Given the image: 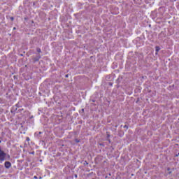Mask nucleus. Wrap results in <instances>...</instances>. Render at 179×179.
<instances>
[{
	"instance_id": "obj_1",
	"label": "nucleus",
	"mask_w": 179,
	"mask_h": 179,
	"mask_svg": "<svg viewBox=\"0 0 179 179\" xmlns=\"http://www.w3.org/2000/svg\"><path fill=\"white\" fill-rule=\"evenodd\" d=\"M6 157H8V159H10V155H7L3 151L1 152V153H0V162H4V160H6Z\"/></svg>"
},
{
	"instance_id": "obj_2",
	"label": "nucleus",
	"mask_w": 179,
	"mask_h": 179,
	"mask_svg": "<svg viewBox=\"0 0 179 179\" xmlns=\"http://www.w3.org/2000/svg\"><path fill=\"white\" fill-rule=\"evenodd\" d=\"M6 169H10L12 164L10 162H6L4 164Z\"/></svg>"
},
{
	"instance_id": "obj_3",
	"label": "nucleus",
	"mask_w": 179,
	"mask_h": 179,
	"mask_svg": "<svg viewBox=\"0 0 179 179\" xmlns=\"http://www.w3.org/2000/svg\"><path fill=\"white\" fill-rule=\"evenodd\" d=\"M40 58H41V56H40V55L34 57V62H37V61H40Z\"/></svg>"
},
{
	"instance_id": "obj_4",
	"label": "nucleus",
	"mask_w": 179,
	"mask_h": 179,
	"mask_svg": "<svg viewBox=\"0 0 179 179\" xmlns=\"http://www.w3.org/2000/svg\"><path fill=\"white\" fill-rule=\"evenodd\" d=\"M155 50H156V52H159V51H160V47L156 46V47H155Z\"/></svg>"
},
{
	"instance_id": "obj_5",
	"label": "nucleus",
	"mask_w": 179,
	"mask_h": 179,
	"mask_svg": "<svg viewBox=\"0 0 179 179\" xmlns=\"http://www.w3.org/2000/svg\"><path fill=\"white\" fill-rule=\"evenodd\" d=\"M37 52H41V49L40 48H36Z\"/></svg>"
},
{
	"instance_id": "obj_6",
	"label": "nucleus",
	"mask_w": 179,
	"mask_h": 179,
	"mask_svg": "<svg viewBox=\"0 0 179 179\" xmlns=\"http://www.w3.org/2000/svg\"><path fill=\"white\" fill-rule=\"evenodd\" d=\"M10 20L13 22V20H15V18L13 17H10Z\"/></svg>"
},
{
	"instance_id": "obj_7",
	"label": "nucleus",
	"mask_w": 179,
	"mask_h": 179,
	"mask_svg": "<svg viewBox=\"0 0 179 179\" xmlns=\"http://www.w3.org/2000/svg\"><path fill=\"white\" fill-rule=\"evenodd\" d=\"M124 128H126V129H128V126L124 125Z\"/></svg>"
},
{
	"instance_id": "obj_8",
	"label": "nucleus",
	"mask_w": 179,
	"mask_h": 179,
	"mask_svg": "<svg viewBox=\"0 0 179 179\" xmlns=\"http://www.w3.org/2000/svg\"><path fill=\"white\" fill-rule=\"evenodd\" d=\"M26 140H27V141H30V138L27 137Z\"/></svg>"
},
{
	"instance_id": "obj_9",
	"label": "nucleus",
	"mask_w": 179,
	"mask_h": 179,
	"mask_svg": "<svg viewBox=\"0 0 179 179\" xmlns=\"http://www.w3.org/2000/svg\"><path fill=\"white\" fill-rule=\"evenodd\" d=\"M76 142H77V143H79V140L76 139Z\"/></svg>"
},
{
	"instance_id": "obj_10",
	"label": "nucleus",
	"mask_w": 179,
	"mask_h": 179,
	"mask_svg": "<svg viewBox=\"0 0 179 179\" xmlns=\"http://www.w3.org/2000/svg\"><path fill=\"white\" fill-rule=\"evenodd\" d=\"M1 152H3V151L1 149V147H0V153H1Z\"/></svg>"
},
{
	"instance_id": "obj_11",
	"label": "nucleus",
	"mask_w": 179,
	"mask_h": 179,
	"mask_svg": "<svg viewBox=\"0 0 179 179\" xmlns=\"http://www.w3.org/2000/svg\"><path fill=\"white\" fill-rule=\"evenodd\" d=\"M34 178L37 179V176H34Z\"/></svg>"
},
{
	"instance_id": "obj_12",
	"label": "nucleus",
	"mask_w": 179,
	"mask_h": 179,
	"mask_svg": "<svg viewBox=\"0 0 179 179\" xmlns=\"http://www.w3.org/2000/svg\"><path fill=\"white\" fill-rule=\"evenodd\" d=\"M179 156V152L176 155V157Z\"/></svg>"
},
{
	"instance_id": "obj_13",
	"label": "nucleus",
	"mask_w": 179,
	"mask_h": 179,
	"mask_svg": "<svg viewBox=\"0 0 179 179\" xmlns=\"http://www.w3.org/2000/svg\"><path fill=\"white\" fill-rule=\"evenodd\" d=\"M85 164H89V163H87V162L85 161Z\"/></svg>"
},
{
	"instance_id": "obj_14",
	"label": "nucleus",
	"mask_w": 179,
	"mask_h": 179,
	"mask_svg": "<svg viewBox=\"0 0 179 179\" xmlns=\"http://www.w3.org/2000/svg\"><path fill=\"white\" fill-rule=\"evenodd\" d=\"M85 164H89V163H87V162L85 161Z\"/></svg>"
},
{
	"instance_id": "obj_15",
	"label": "nucleus",
	"mask_w": 179,
	"mask_h": 179,
	"mask_svg": "<svg viewBox=\"0 0 179 179\" xmlns=\"http://www.w3.org/2000/svg\"><path fill=\"white\" fill-rule=\"evenodd\" d=\"M1 168L0 167V173H1Z\"/></svg>"
},
{
	"instance_id": "obj_16",
	"label": "nucleus",
	"mask_w": 179,
	"mask_h": 179,
	"mask_svg": "<svg viewBox=\"0 0 179 179\" xmlns=\"http://www.w3.org/2000/svg\"><path fill=\"white\" fill-rule=\"evenodd\" d=\"M66 78H68V75H66Z\"/></svg>"
},
{
	"instance_id": "obj_17",
	"label": "nucleus",
	"mask_w": 179,
	"mask_h": 179,
	"mask_svg": "<svg viewBox=\"0 0 179 179\" xmlns=\"http://www.w3.org/2000/svg\"><path fill=\"white\" fill-rule=\"evenodd\" d=\"M82 111H85V109H82Z\"/></svg>"
},
{
	"instance_id": "obj_18",
	"label": "nucleus",
	"mask_w": 179,
	"mask_h": 179,
	"mask_svg": "<svg viewBox=\"0 0 179 179\" xmlns=\"http://www.w3.org/2000/svg\"><path fill=\"white\" fill-rule=\"evenodd\" d=\"M15 29H16L15 27L13 28L14 30H15Z\"/></svg>"
},
{
	"instance_id": "obj_19",
	"label": "nucleus",
	"mask_w": 179,
	"mask_h": 179,
	"mask_svg": "<svg viewBox=\"0 0 179 179\" xmlns=\"http://www.w3.org/2000/svg\"><path fill=\"white\" fill-rule=\"evenodd\" d=\"M110 86H113V84H110Z\"/></svg>"
},
{
	"instance_id": "obj_20",
	"label": "nucleus",
	"mask_w": 179,
	"mask_h": 179,
	"mask_svg": "<svg viewBox=\"0 0 179 179\" xmlns=\"http://www.w3.org/2000/svg\"><path fill=\"white\" fill-rule=\"evenodd\" d=\"M76 177H78V175H76Z\"/></svg>"
},
{
	"instance_id": "obj_21",
	"label": "nucleus",
	"mask_w": 179,
	"mask_h": 179,
	"mask_svg": "<svg viewBox=\"0 0 179 179\" xmlns=\"http://www.w3.org/2000/svg\"><path fill=\"white\" fill-rule=\"evenodd\" d=\"M0 143H1V141H0Z\"/></svg>"
}]
</instances>
